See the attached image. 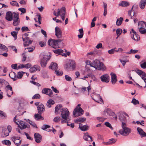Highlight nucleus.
<instances>
[{"instance_id": "1", "label": "nucleus", "mask_w": 146, "mask_h": 146, "mask_svg": "<svg viewBox=\"0 0 146 146\" xmlns=\"http://www.w3.org/2000/svg\"><path fill=\"white\" fill-rule=\"evenodd\" d=\"M92 67L96 69L102 71L105 70L106 68L104 63L98 60H95L93 61V64H91Z\"/></svg>"}, {"instance_id": "2", "label": "nucleus", "mask_w": 146, "mask_h": 146, "mask_svg": "<svg viewBox=\"0 0 146 146\" xmlns=\"http://www.w3.org/2000/svg\"><path fill=\"white\" fill-rule=\"evenodd\" d=\"M57 11V13L55 11H54V15L57 17L60 15L62 20L64 21L65 19V15L66 14L65 8L64 7H62L60 9H58Z\"/></svg>"}, {"instance_id": "3", "label": "nucleus", "mask_w": 146, "mask_h": 146, "mask_svg": "<svg viewBox=\"0 0 146 146\" xmlns=\"http://www.w3.org/2000/svg\"><path fill=\"white\" fill-rule=\"evenodd\" d=\"M61 115L63 119L61 121L62 123H64L67 122V120L69 115V112L68 109L66 108H62L61 110Z\"/></svg>"}, {"instance_id": "4", "label": "nucleus", "mask_w": 146, "mask_h": 146, "mask_svg": "<svg viewBox=\"0 0 146 146\" xmlns=\"http://www.w3.org/2000/svg\"><path fill=\"white\" fill-rule=\"evenodd\" d=\"M16 117L17 116H16L14 117L13 121L14 122L18 125V127L20 129H23L28 127L27 123L21 120L19 121L17 119H16Z\"/></svg>"}, {"instance_id": "5", "label": "nucleus", "mask_w": 146, "mask_h": 146, "mask_svg": "<svg viewBox=\"0 0 146 146\" xmlns=\"http://www.w3.org/2000/svg\"><path fill=\"white\" fill-rule=\"evenodd\" d=\"M81 104H79L74 110V117H76L82 115L84 113L83 110L80 107Z\"/></svg>"}, {"instance_id": "6", "label": "nucleus", "mask_w": 146, "mask_h": 146, "mask_svg": "<svg viewBox=\"0 0 146 146\" xmlns=\"http://www.w3.org/2000/svg\"><path fill=\"white\" fill-rule=\"evenodd\" d=\"M62 41V40L60 39L58 40L50 39L48 40V43L49 45L50 46L53 48H56L58 47L59 43Z\"/></svg>"}, {"instance_id": "7", "label": "nucleus", "mask_w": 146, "mask_h": 146, "mask_svg": "<svg viewBox=\"0 0 146 146\" xmlns=\"http://www.w3.org/2000/svg\"><path fill=\"white\" fill-rule=\"evenodd\" d=\"M91 96L92 99L96 102L101 104H103V101L100 95L93 93Z\"/></svg>"}, {"instance_id": "8", "label": "nucleus", "mask_w": 146, "mask_h": 146, "mask_svg": "<svg viewBox=\"0 0 146 146\" xmlns=\"http://www.w3.org/2000/svg\"><path fill=\"white\" fill-rule=\"evenodd\" d=\"M40 56L43 57L41 60V65L43 67H45L46 65L47 61L50 59V57L46 55H43L42 54Z\"/></svg>"}, {"instance_id": "9", "label": "nucleus", "mask_w": 146, "mask_h": 146, "mask_svg": "<svg viewBox=\"0 0 146 146\" xmlns=\"http://www.w3.org/2000/svg\"><path fill=\"white\" fill-rule=\"evenodd\" d=\"M131 30L130 33L131 38L135 41H137L139 40L140 39L139 36L137 33L133 29H132Z\"/></svg>"}, {"instance_id": "10", "label": "nucleus", "mask_w": 146, "mask_h": 146, "mask_svg": "<svg viewBox=\"0 0 146 146\" xmlns=\"http://www.w3.org/2000/svg\"><path fill=\"white\" fill-rule=\"evenodd\" d=\"M35 104L37 106L38 113L41 114L44 111V107L42 104L39 102H36Z\"/></svg>"}, {"instance_id": "11", "label": "nucleus", "mask_w": 146, "mask_h": 146, "mask_svg": "<svg viewBox=\"0 0 146 146\" xmlns=\"http://www.w3.org/2000/svg\"><path fill=\"white\" fill-rule=\"evenodd\" d=\"M13 25L15 26H16L19 25L20 23V19L19 17V15L18 14L15 13L13 19Z\"/></svg>"}, {"instance_id": "12", "label": "nucleus", "mask_w": 146, "mask_h": 146, "mask_svg": "<svg viewBox=\"0 0 146 146\" xmlns=\"http://www.w3.org/2000/svg\"><path fill=\"white\" fill-rule=\"evenodd\" d=\"M23 40L24 42V46L26 47L31 44L33 42V40H30L29 37L23 38Z\"/></svg>"}, {"instance_id": "13", "label": "nucleus", "mask_w": 146, "mask_h": 146, "mask_svg": "<svg viewBox=\"0 0 146 146\" xmlns=\"http://www.w3.org/2000/svg\"><path fill=\"white\" fill-rule=\"evenodd\" d=\"M64 68L67 70L73 69V61L69 60L68 62L64 65Z\"/></svg>"}, {"instance_id": "14", "label": "nucleus", "mask_w": 146, "mask_h": 146, "mask_svg": "<svg viewBox=\"0 0 146 146\" xmlns=\"http://www.w3.org/2000/svg\"><path fill=\"white\" fill-rule=\"evenodd\" d=\"M100 79L103 82L108 83L110 81V76L108 74H106L102 76Z\"/></svg>"}, {"instance_id": "15", "label": "nucleus", "mask_w": 146, "mask_h": 146, "mask_svg": "<svg viewBox=\"0 0 146 146\" xmlns=\"http://www.w3.org/2000/svg\"><path fill=\"white\" fill-rule=\"evenodd\" d=\"M34 136L35 141L36 143H39L41 142L42 137L40 134L37 133H35Z\"/></svg>"}, {"instance_id": "16", "label": "nucleus", "mask_w": 146, "mask_h": 146, "mask_svg": "<svg viewBox=\"0 0 146 146\" xmlns=\"http://www.w3.org/2000/svg\"><path fill=\"white\" fill-rule=\"evenodd\" d=\"M11 140L15 145L20 144L21 143V140L19 137L13 136L11 138Z\"/></svg>"}, {"instance_id": "17", "label": "nucleus", "mask_w": 146, "mask_h": 146, "mask_svg": "<svg viewBox=\"0 0 146 146\" xmlns=\"http://www.w3.org/2000/svg\"><path fill=\"white\" fill-rule=\"evenodd\" d=\"M119 119L121 121H125L126 119V116L128 115L125 112H121L119 113Z\"/></svg>"}, {"instance_id": "18", "label": "nucleus", "mask_w": 146, "mask_h": 146, "mask_svg": "<svg viewBox=\"0 0 146 146\" xmlns=\"http://www.w3.org/2000/svg\"><path fill=\"white\" fill-rule=\"evenodd\" d=\"M55 35L58 38H60L62 37V31L58 27H56L55 28Z\"/></svg>"}, {"instance_id": "19", "label": "nucleus", "mask_w": 146, "mask_h": 146, "mask_svg": "<svg viewBox=\"0 0 146 146\" xmlns=\"http://www.w3.org/2000/svg\"><path fill=\"white\" fill-rule=\"evenodd\" d=\"M91 88L90 86H88L87 87H83L81 89V92L85 94H87L88 95H89V92L91 91Z\"/></svg>"}, {"instance_id": "20", "label": "nucleus", "mask_w": 146, "mask_h": 146, "mask_svg": "<svg viewBox=\"0 0 146 146\" xmlns=\"http://www.w3.org/2000/svg\"><path fill=\"white\" fill-rule=\"evenodd\" d=\"M130 129L129 128H127L123 129V130H120L119 133L122 135L126 136L128 135L130 132Z\"/></svg>"}, {"instance_id": "21", "label": "nucleus", "mask_w": 146, "mask_h": 146, "mask_svg": "<svg viewBox=\"0 0 146 146\" xmlns=\"http://www.w3.org/2000/svg\"><path fill=\"white\" fill-rule=\"evenodd\" d=\"M40 70V67L38 65H34L29 69V71L31 73L34 72L36 71H39Z\"/></svg>"}, {"instance_id": "22", "label": "nucleus", "mask_w": 146, "mask_h": 146, "mask_svg": "<svg viewBox=\"0 0 146 146\" xmlns=\"http://www.w3.org/2000/svg\"><path fill=\"white\" fill-rule=\"evenodd\" d=\"M83 138L86 141H88L89 143H90L92 141V137L89 135L88 133H85L84 134Z\"/></svg>"}, {"instance_id": "23", "label": "nucleus", "mask_w": 146, "mask_h": 146, "mask_svg": "<svg viewBox=\"0 0 146 146\" xmlns=\"http://www.w3.org/2000/svg\"><path fill=\"white\" fill-rule=\"evenodd\" d=\"M110 75L111 77V81L112 83L113 84H114L117 81L116 76L115 74L113 72L111 73Z\"/></svg>"}, {"instance_id": "24", "label": "nucleus", "mask_w": 146, "mask_h": 146, "mask_svg": "<svg viewBox=\"0 0 146 146\" xmlns=\"http://www.w3.org/2000/svg\"><path fill=\"white\" fill-rule=\"evenodd\" d=\"M137 130L141 137L146 136V133L144 132L142 129L139 127H137Z\"/></svg>"}, {"instance_id": "25", "label": "nucleus", "mask_w": 146, "mask_h": 146, "mask_svg": "<svg viewBox=\"0 0 146 146\" xmlns=\"http://www.w3.org/2000/svg\"><path fill=\"white\" fill-rule=\"evenodd\" d=\"M89 127L87 125H83L80 123L79 124V128L82 131H84L88 129Z\"/></svg>"}, {"instance_id": "26", "label": "nucleus", "mask_w": 146, "mask_h": 146, "mask_svg": "<svg viewBox=\"0 0 146 146\" xmlns=\"http://www.w3.org/2000/svg\"><path fill=\"white\" fill-rule=\"evenodd\" d=\"M6 19L9 21H11L12 20L13 17L12 14L11 12H9L7 13L6 15Z\"/></svg>"}, {"instance_id": "27", "label": "nucleus", "mask_w": 146, "mask_h": 146, "mask_svg": "<svg viewBox=\"0 0 146 146\" xmlns=\"http://www.w3.org/2000/svg\"><path fill=\"white\" fill-rule=\"evenodd\" d=\"M9 75L10 77L14 81H15L17 79V77L16 76V74L13 72H10Z\"/></svg>"}, {"instance_id": "28", "label": "nucleus", "mask_w": 146, "mask_h": 146, "mask_svg": "<svg viewBox=\"0 0 146 146\" xmlns=\"http://www.w3.org/2000/svg\"><path fill=\"white\" fill-rule=\"evenodd\" d=\"M129 5V3L128 2L124 1H122L119 4V6L123 7H126Z\"/></svg>"}, {"instance_id": "29", "label": "nucleus", "mask_w": 146, "mask_h": 146, "mask_svg": "<svg viewBox=\"0 0 146 146\" xmlns=\"http://www.w3.org/2000/svg\"><path fill=\"white\" fill-rule=\"evenodd\" d=\"M35 118V119L37 120H43L44 118L41 115V114H35L34 115Z\"/></svg>"}, {"instance_id": "30", "label": "nucleus", "mask_w": 146, "mask_h": 146, "mask_svg": "<svg viewBox=\"0 0 146 146\" xmlns=\"http://www.w3.org/2000/svg\"><path fill=\"white\" fill-rule=\"evenodd\" d=\"M55 103L51 99H49L47 101L46 103V106L48 108H50L51 107L52 105Z\"/></svg>"}, {"instance_id": "31", "label": "nucleus", "mask_w": 146, "mask_h": 146, "mask_svg": "<svg viewBox=\"0 0 146 146\" xmlns=\"http://www.w3.org/2000/svg\"><path fill=\"white\" fill-rule=\"evenodd\" d=\"M57 65L56 63L52 62L49 66V68L55 70L57 68Z\"/></svg>"}, {"instance_id": "32", "label": "nucleus", "mask_w": 146, "mask_h": 146, "mask_svg": "<svg viewBox=\"0 0 146 146\" xmlns=\"http://www.w3.org/2000/svg\"><path fill=\"white\" fill-rule=\"evenodd\" d=\"M138 26L139 28H145L146 27V22L143 21H140L138 23Z\"/></svg>"}, {"instance_id": "33", "label": "nucleus", "mask_w": 146, "mask_h": 146, "mask_svg": "<svg viewBox=\"0 0 146 146\" xmlns=\"http://www.w3.org/2000/svg\"><path fill=\"white\" fill-rule=\"evenodd\" d=\"M54 52L56 54H61L62 55V54H63L64 51L60 49H57L55 50H53Z\"/></svg>"}, {"instance_id": "34", "label": "nucleus", "mask_w": 146, "mask_h": 146, "mask_svg": "<svg viewBox=\"0 0 146 146\" xmlns=\"http://www.w3.org/2000/svg\"><path fill=\"white\" fill-rule=\"evenodd\" d=\"M86 120V118L84 117H81L75 120L74 121L75 123H78V122H83Z\"/></svg>"}, {"instance_id": "35", "label": "nucleus", "mask_w": 146, "mask_h": 146, "mask_svg": "<svg viewBox=\"0 0 146 146\" xmlns=\"http://www.w3.org/2000/svg\"><path fill=\"white\" fill-rule=\"evenodd\" d=\"M123 19L121 17H120L118 19H117L116 22V25H117V26L120 25L121 24L122 22L123 21Z\"/></svg>"}, {"instance_id": "36", "label": "nucleus", "mask_w": 146, "mask_h": 146, "mask_svg": "<svg viewBox=\"0 0 146 146\" xmlns=\"http://www.w3.org/2000/svg\"><path fill=\"white\" fill-rule=\"evenodd\" d=\"M141 78L144 81V82L145 83V86L143 87L146 88V74L144 72L143 73L141 76H140Z\"/></svg>"}, {"instance_id": "37", "label": "nucleus", "mask_w": 146, "mask_h": 146, "mask_svg": "<svg viewBox=\"0 0 146 146\" xmlns=\"http://www.w3.org/2000/svg\"><path fill=\"white\" fill-rule=\"evenodd\" d=\"M2 143L4 145L8 146H10L11 145V142L9 140H5L2 141Z\"/></svg>"}, {"instance_id": "38", "label": "nucleus", "mask_w": 146, "mask_h": 146, "mask_svg": "<svg viewBox=\"0 0 146 146\" xmlns=\"http://www.w3.org/2000/svg\"><path fill=\"white\" fill-rule=\"evenodd\" d=\"M117 141V139H111L109 140V141L106 143L107 144H112L115 143Z\"/></svg>"}, {"instance_id": "39", "label": "nucleus", "mask_w": 146, "mask_h": 146, "mask_svg": "<svg viewBox=\"0 0 146 146\" xmlns=\"http://www.w3.org/2000/svg\"><path fill=\"white\" fill-rule=\"evenodd\" d=\"M0 50L3 51H7L8 50V48L5 45L0 44Z\"/></svg>"}, {"instance_id": "40", "label": "nucleus", "mask_w": 146, "mask_h": 146, "mask_svg": "<svg viewBox=\"0 0 146 146\" xmlns=\"http://www.w3.org/2000/svg\"><path fill=\"white\" fill-rule=\"evenodd\" d=\"M139 32L142 34L146 33V29L144 28H139Z\"/></svg>"}, {"instance_id": "41", "label": "nucleus", "mask_w": 146, "mask_h": 146, "mask_svg": "<svg viewBox=\"0 0 146 146\" xmlns=\"http://www.w3.org/2000/svg\"><path fill=\"white\" fill-rule=\"evenodd\" d=\"M24 73H25V72H18L17 75V79L21 78L22 77Z\"/></svg>"}, {"instance_id": "42", "label": "nucleus", "mask_w": 146, "mask_h": 146, "mask_svg": "<svg viewBox=\"0 0 146 146\" xmlns=\"http://www.w3.org/2000/svg\"><path fill=\"white\" fill-rule=\"evenodd\" d=\"M55 73L58 76H61L63 74V72L62 71H60L58 70H55Z\"/></svg>"}, {"instance_id": "43", "label": "nucleus", "mask_w": 146, "mask_h": 146, "mask_svg": "<svg viewBox=\"0 0 146 146\" xmlns=\"http://www.w3.org/2000/svg\"><path fill=\"white\" fill-rule=\"evenodd\" d=\"M10 4L13 6H16L17 7H19V4L16 1H13L10 2Z\"/></svg>"}, {"instance_id": "44", "label": "nucleus", "mask_w": 146, "mask_h": 146, "mask_svg": "<svg viewBox=\"0 0 146 146\" xmlns=\"http://www.w3.org/2000/svg\"><path fill=\"white\" fill-rule=\"evenodd\" d=\"M122 32V29H118L116 31V33L117 36H119Z\"/></svg>"}, {"instance_id": "45", "label": "nucleus", "mask_w": 146, "mask_h": 146, "mask_svg": "<svg viewBox=\"0 0 146 146\" xmlns=\"http://www.w3.org/2000/svg\"><path fill=\"white\" fill-rule=\"evenodd\" d=\"M138 52V50H133L132 49H131L129 52H127L126 53L127 54H130L132 53V54H135L137 52Z\"/></svg>"}, {"instance_id": "46", "label": "nucleus", "mask_w": 146, "mask_h": 146, "mask_svg": "<svg viewBox=\"0 0 146 146\" xmlns=\"http://www.w3.org/2000/svg\"><path fill=\"white\" fill-rule=\"evenodd\" d=\"M48 88H44L42 89V94L48 95Z\"/></svg>"}, {"instance_id": "47", "label": "nucleus", "mask_w": 146, "mask_h": 146, "mask_svg": "<svg viewBox=\"0 0 146 146\" xmlns=\"http://www.w3.org/2000/svg\"><path fill=\"white\" fill-rule=\"evenodd\" d=\"M40 98V96L38 94H35L32 97L33 99H39Z\"/></svg>"}, {"instance_id": "48", "label": "nucleus", "mask_w": 146, "mask_h": 146, "mask_svg": "<svg viewBox=\"0 0 146 146\" xmlns=\"http://www.w3.org/2000/svg\"><path fill=\"white\" fill-rule=\"evenodd\" d=\"M131 103L134 105H136L139 104V102L135 98H133L131 101Z\"/></svg>"}, {"instance_id": "49", "label": "nucleus", "mask_w": 146, "mask_h": 146, "mask_svg": "<svg viewBox=\"0 0 146 146\" xmlns=\"http://www.w3.org/2000/svg\"><path fill=\"white\" fill-rule=\"evenodd\" d=\"M62 106L60 105H57L55 107V113H56V112H58V111L60 110V108Z\"/></svg>"}, {"instance_id": "50", "label": "nucleus", "mask_w": 146, "mask_h": 146, "mask_svg": "<svg viewBox=\"0 0 146 146\" xmlns=\"http://www.w3.org/2000/svg\"><path fill=\"white\" fill-rule=\"evenodd\" d=\"M18 32H16L15 31H13L11 32V34L15 38H16L17 37V34Z\"/></svg>"}, {"instance_id": "51", "label": "nucleus", "mask_w": 146, "mask_h": 146, "mask_svg": "<svg viewBox=\"0 0 146 146\" xmlns=\"http://www.w3.org/2000/svg\"><path fill=\"white\" fill-rule=\"evenodd\" d=\"M105 125L107 127L110 128L111 129L113 130V128L112 127L111 125L108 122H106L104 123Z\"/></svg>"}, {"instance_id": "52", "label": "nucleus", "mask_w": 146, "mask_h": 146, "mask_svg": "<svg viewBox=\"0 0 146 146\" xmlns=\"http://www.w3.org/2000/svg\"><path fill=\"white\" fill-rule=\"evenodd\" d=\"M140 8L142 9H143L145 7V6L146 5V4H145L144 2H143L141 1L140 2Z\"/></svg>"}, {"instance_id": "53", "label": "nucleus", "mask_w": 146, "mask_h": 146, "mask_svg": "<svg viewBox=\"0 0 146 146\" xmlns=\"http://www.w3.org/2000/svg\"><path fill=\"white\" fill-rule=\"evenodd\" d=\"M6 88H7V89H8L7 90L10 91V92H11V94L13 93L12 87L11 86L9 85H8L6 86Z\"/></svg>"}, {"instance_id": "54", "label": "nucleus", "mask_w": 146, "mask_h": 146, "mask_svg": "<svg viewBox=\"0 0 146 146\" xmlns=\"http://www.w3.org/2000/svg\"><path fill=\"white\" fill-rule=\"evenodd\" d=\"M133 8V6L132 7L131 10H130L128 11V15H129L131 17V19H132V17L134 15V12L133 13V14H132V15H131V13L132 12V10Z\"/></svg>"}, {"instance_id": "55", "label": "nucleus", "mask_w": 146, "mask_h": 146, "mask_svg": "<svg viewBox=\"0 0 146 146\" xmlns=\"http://www.w3.org/2000/svg\"><path fill=\"white\" fill-rule=\"evenodd\" d=\"M3 133L4 134V136H3V137H6L9 135V133L7 130H4L3 131Z\"/></svg>"}, {"instance_id": "56", "label": "nucleus", "mask_w": 146, "mask_h": 146, "mask_svg": "<svg viewBox=\"0 0 146 146\" xmlns=\"http://www.w3.org/2000/svg\"><path fill=\"white\" fill-rule=\"evenodd\" d=\"M120 60V62L122 63L123 65L124 66H125L126 62H129L128 60L127 59H125L124 60Z\"/></svg>"}, {"instance_id": "57", "label": "nucleus", "mask_w": 146, "mask_h": 146, "mask_svg": "<svg viewBox=\"0 0 146 146\" xmlns=\"http://www.w3.org/2000/svg\"><path fill=\"white\" fill-rule=\"evenodd\" d=\"M39 44L41 47H42L45 46L46 44V42L45 41H41L39 42Z\"/></svg>"}, {"instance_id": "58", "label": "nucleus", "mask_w": 146, "mask_h": 146, "mask_svg": "<svg viewBox=\"0 0 146 146\" xmlns=\"http://www.w3.org/2000/svg\"><path fill=\"white\" fill-rule=\"evenodd\" d=\"M136 72L140 76H141V75L144 72L143 71H142L139 70H137L136 71Z\"/></svg>"}, {"instance_id": "59", "label": "nucleus", "mask_w": 146, "mask_h": 146, "mask_svg": "<svg viewBox=\"0 0 146 146\" xmlns=\"http://www.w3.org/2000/svg\"><path fill=\"white\" fill-rule=\"evenodd\" d=\"M35 47H32L29 48H25V50L27 49L28 50V51L29 52H31L33 51L34 50V49Z\"/></svg>"}, {"instance_id": "60", "label": "nucleus", "mask_w": 146, "mask_h": 146, "mask_svg": "<svg viewBox=\"0 0 146 146\" xmlns=\"http://www.w3.org/2000/svg\"><path fill=\"white\" fill-rule=\"evenodd\" d=\"M60 120V118L59 117H56L54 118L53 121L55 122H57L59 121Z\"/></svg>"}, {"instance_id": "61", "label": "nucleus", "mask_w": 146, "mask_h": 146, "mask_svg": "<svg viewBox=\"0 0 146 146\" xmlns=\"http://www.w3.org/2000/svg\"><path fill=\"white\" fill-rule=\"evenodd\" d=\"M50 126L47 125H44L41 128L43 130H45L46 129L49 128Z\"/></svg>"}, {"instance_id": "62", "label": "nucleus", "mask_w": 146, "mask_h": 146, "mask_svg": "<svg viewBox=\"0 0 146 146\" xmlns=\"http://www.w3.org/2000/svg\"><path fill=\"white\" fill-rule=\"evenodd\" d=\"M21 30L22 32H24L26 31H29V30L27 27H23L21 28Z\"/></svg>"}, {"instance_id": "63", "label": "nucleus", "mask_w": 146, "mask_h": 146, "mask_svg": "<svg viewBox=\"0 0 146 146\" xmlns=\"http://www.w3.org/2000/svg\"><path fill=\"white\" fill-rule=\"evenodd\" d=\"M65 77L66 80L67 81H70L72 80L71 78L68 75H65Z\"/></svg>"}, {"instance_id": "64", "label": "nucleus", "mask_w": 146, "mask_h": 146, "mask_svg": "<svg viewBox=\"0 0 146 146\" xmlns=\"http://www.w3.org/2000/svg\"><path fill=\"white\" fill-rule=\"evenodd\" d=\"M141 67L143 68H146V62H144L141 64Z\"/></svg>"}]
</instances>
